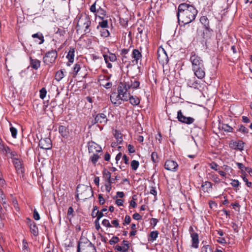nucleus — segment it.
I'll return each mask as SVG.
<instances>
[{
	"mask_svg": "<svg viewBox=\"0 0 252 252\" xmlns=\"http://www.w3.org/2000/svg\"><path fill=\"white\" fill-rule=\"evenodd\" d=\"M30 64L32 68L37 69L40 66V62L37 59H33L31 57Z\"/></svg>",
	"mask_w": 252,
	"mask_h": 252,
	"instance_id": "aec40b11",
	"label": "nucleus"
},
{
	"mask_svg": "<svg viewBox=\"0 0 252 252\" xmlns=\"http://www.w3.org/2000/svg\"><path fill=\"white\" fill-rule=\"evenodd\" d=\"M139 165V162L136 160H133L131 162L130 165H131L132 169L133 170H136L138 168Z\"/></svg>",
	"mask_w": 252,
	"mask_h": 252,
	"instance_id": "4c0bfd02",
	"label": "nucleus"
},
{
	"mask_svg": "<svg viewBox=\"0 0 252 252\" xmlns=\"http://www.w3.org/2000/svg\"><path fill=\"white\" fill-rule=\"evenodd\" d=\"M191 63L192 70L198 79H202L205 75L203 61L200 57L194 52L191 53L189 59Z\"/></svg>",
	"mask_w": 252,
	"mask_h": 252,
	"instance_id": "f03ea898",
	"label": "nucleus"
},
{
	"mask_svg": "<svg viewBox=\"0 0 252 252\" xmlns=\"http://www.w3.org/2000/svg\"><path fill=\"white\" fill-rule=\"evenodd\" d=\"M222 129L225 131L231 132L232 131V128L228 126L227 124H223L222 125Z\"/></svg>",
	"mask_w": 252,
	"mask_h": 252,
	"instance_id": "a18cd8bd",
	"label": "nucleus"
},
{
	"mask_svg": "<svg viewBox=\"0 0 252 252\" xmlns=\"http://www.w3.org/2000/svg\"><path fill=\"white\" fill-rule=\"evenodd\" d=\"M151 158L153 162H157L158 158V154L156 152H153L151 155Z\"/></svg>",
	"mask_w": 252,
	"mask_h": 252,
	"instance_id": "3c124183",
	"label": "nucleus"
},
{
	"mask_svg": "<svg viewBox=\"0 0 252 252\" xmlns=\"http://www.w3.org/2000/svg\"><path fill=\"white\" fill-rule=\"evenodd\" d=\"M74 48H70L66 56V58L68 59L69 62L72 63L74 61Z\"/></svg>",
	"mask_w": 252,
	"mask_h": 252,
	"instance_id": "c85d7f7f",
	"label": "nucleus"
},
{
	"mask_svg": "<svg viewBox=\"0 0 252 252\" xmlns=\"http://www.w3.org/2000/svg\"><path fill=\"white\" fill-rule=\"evenodd\" d=\"M99 158V156L98 153L93 154L90 157V160H91L94 164H95L97 162Z\"/></svg>",
	"mask_w": 252,
	"mask_h": 252,
	"instance_id": "f704fd0d",
	"label": "nucleus"
},
{
	"mask_svg": "<svg viewBox=\"0 0 252 252\" xmlns=\"http://www.w3.org/2000/svg\"><path fill=\"white\" fill-rule=\"evenodd\" d=\"M103 56L106 63H107L109 61L114 62L117 60V57L114 54L110 53L109 55L104 54Z\"/></svg>",
	"mask_w": 252,
	"mask_h": 252,
	"instance_id": "412c9836",
	"label": "nucleus"
},
{
	"mask_svg": "<svg viewBox=\"0 0 252 252\" xmlns=\"http://www.w3.org/2000/svg\"><path fill=\"white\" fill-rule=\"evenodd\" d=\"M200 21L204 27H209V22L207 17L202 16L200 19Z\"/></svg>",
	"mask_w": 252,
	"mask_h": 252,
	"instance_id": "c9c22d12",
	"label": "nucleus"
},
{
	"mask_svg": "<svg viewBox=\"0 0 252 252\" xmlns=\"http://www.w3.org/2000/svg\"><path fill=\"white\" fill-rule=\"evenodd\" d=\"M128 151L130 153H134L135 152L134 147L130 144L128 145Z\"/></svg>",
	"mask_w": 252,
	"mask_h": 252,
	"instance_id": "69168bd1",
	"label": "nucleus"
},
{
	"mask_svg": "<svg viewBox=\"0 0 252 252\" xmlns=\"http://www.w3.org/2000/svg\"><path fill=\"white\" fill-rule=\"evenodd\" d=\"M44 252H55L53 245L49 244L45 249Z\"/></svg>",
	"mask_w": 252,
	"mask_h": 252,
	"instance_id": "79ce46f5",
	"label": "nucleus"
},
{
	"mask_svg": "<svg viewBox=\"0 0 252 252\" xmlns=\"http://www.w3.org/2000/svg\"><path fill=\"white\" fill-rule=\"evenodd\" d=\"M230 184L232 187L234 188H237L239 186V182L238 180H232L230 183Z\"/></svg>",
	"mask_w": 252,
	"mask_h": 252,
	"instance_id": "4d7b16f0",
	"label": "nucleus"
},
{
	"mask_svg": "<svg viewBox=\"0 0 252 252\" xmlns=\"http://www.w3.org/2000/svg\"><path fill=\"white\" fill-rule=\"evenodd\" d=\"M106 175V178L108 180L109 184H112L115 183V179L111 177V174H105Z\"/></svg>",
	"mask_w": 252,
	"mask_h": 252,
	"instance_id": "864d4df0",
	"label": "nucleus"
},
{
	"mask_svg": "<svg viewBox=\"0 0 252 252\" xmlns=\"http://www.w3.org/2000/svg\"><path fill=\"white\" fill-rule=\"evenodd\" d=\"M115 249L117 251H120L122 252H128L127 248H125V247H124L123 246H121L119 245H117L116 246Z\"/></svg>",
	"mask_w": 252,
	"mask_h": 252,
	"instance_id": "37998d69",
	"label": "nucleus"
},
{
	"mask_svg": "<svg viewBox=\"0 0 252 252\" xmlns=\"http://www.w3.org/2000/svg\"><path fill=\"white\" fill-rule=\"evenodd\" d=\"M177 119L179 122L188 125L192 124L194 121V119L193 118L184 116L181 110L178 111Z\"/></svg>",
	"mask_w": 252,
	"mask_h": 252,
	"instance_id": "9d476101",
	"label": "nucleus"
},
{
	"mask_svg": "<svg viewBox=\"0 0 252 252\" xmlns=\"http://www.w3.org/2000/svg\"><path fill=\"white\" fill-rule=\"evenodd\" d=\"M128 100L129 102L132 105H137L140 103V100L138 97L136 96H132L129 94Z\"/></svg>",
	"mask_w": 252,
	"mask_h": 252,
	"instance_id": "393cba45",
	"label": "nucleus"
},
{
	"mask_svg": "<svg viewBox=\"0 0 252 252\" xmlns=\"http://www.w3.org/2000/svg\"><path fill=\"white\" fill-rule=\"evenodd\" d=\"M111 102L116 106H119L122 103L123 100L120 95L117 93H113L110 96Z\"/></svg>",
	"mask_w": 252,
	"mask_h": 252,
	"instance_id": "f3484780",
	"label": "nucleus"
},
{
	"mask_svg": "<svg viewBox=\"0 0 252 252\" xmlns=\"http://www.w3.org/2000/svg\"><path fill=\"white\" fill-rule=\"evenodd\" d=\"M197 13V10L192 5L182 3L178 6L177 16L179 21L188 24L195 19Z\"/></svg>",
	"mask_w": 252,
	"mask_h": 252,
	"instance_id": "f257e3e1",
	"label": "nucleus"
},
{
	"mask_svg": "<svg viewBox=\"0 0 252 252\" xmlns=\"http://www.w3.org/2000/svg\"><path fill=\"white\" fill-rule=\"evenodd\" d=\"M59 131L63 136L65 137L67 135L68 131L66 127L65 126H60L59 127Z\"/></svg>",
	"mask_w": 252,
	"mask_h": 252,
	"instance_id": "72a5a7b5",
	"label": "nucleus"
},
{
	"mask_svg": "<svg viewBox=\"0 0 252 252\" xmlns=\"http://www.w3.org/2000/svg\"><path fill=\"white\" fill-rule=\"evenodd\" d=\"M95 4H96V2H95L94 3V4H93L91 7H90V11L93 13H96V11H97V9L96 8V6H95Z\"/></svg>",
	"mask_w": 252,
	"mask_h": 252,
	"instance_id": "052dcab7",
	"label": "nucleus"
},
{
	"mask_svg": "<svg viewBox=\"0 0 252 252\" xmlns=\"http://www.w3.org/2000/svg\"><path fill=\"white\" fill-rule=\"evenodd\" d=\"M32 37L34 38H37L39 40L38 42V44H41L44 42V36L42 33L38 32L36 33L33 34L32 35Z\"/></svg>",
	"mask_w": 252,
	"mask_h": 252,
	"instance_id": "c756f323",
	"label": "nucleus"
},
{
	"mask_svg": "<svg viewBox=\"0 0 252 252\" xmlns=\"http://www.w3.org/2000/svg\"><path fill=\"white\" fill-rule=\"evenodd\" d=\"M204 244V246L201 248L200 252H213V249L211 246L207 245L206 242L205 243L204 241L202 242V244Z\"/></svg>",
	"mask_w": 252,
	"mask_h": 252,
	"instance_id": "cd10ccee",
	"label": "nucleus"
},
{
	"mask_svg": "<svg viewBox=\"0 0 252 252\" xmlns=\"http://www.w3.org/2000/svg\"><path fill=\"white\" fill-rule=\"evenodd\" d=\"M102 225L104 226L107 227H111L112 225H111L110 223L109 222V220H108L104 219L103 220L102 222Z\"/></svg>",
	"mask_w": 252,
	"mask_h": 252,
	"instance_id": "6e6d98bb",
	"label": "nucleus"
},
{
	"mask_svg": "<svg viewBox=\"0 0 252 252\" xmlns=\"http://www.w3.org/2000/svg\"><path fill=\"white\" fill-rule=\"evenodd\" d=\"M64 73L62 70H60L58 71L55 75V79L57 81H61L64 77Z\"/></svg>",
	"mask_w": 252,
	"mask_h": 252,
	"instance_id": "473e14b6",
	"label": "nucleus"
},
{
	"mask_svg": "<svg viewBox=\"0 0 252 252\" xmlns=\"http://www.w3.org/2000/svg\"><path fill=\"white\" fill-rule=\"evenodd\" d=\"M124 83L128 89H137L140 85V82L137 81L134 78H132L126 81H125Z\"/></svg>",
	"mask_w": 252,
	"mask_h": 252,
	"instance_id": "dca6fc26",
	"label": "nucleus"
},
{
	"mask_svg": "<svg viewBox=\"0 0 252 252\" xmlns=\"http://www.w3.org/2000/svg\"><path fill=\"white\" fill-rule=\"evenodd\" d=\"M124 221H125V223H126L127 224H129L131 221V218H130V216L126 215L125 217Z\"/></svg>",
	"mask_w": 252,
	"mask_h": 252,
	"instance_id": "774afa93",
	"label": "nucleus"
},
{
	"mask_svg": "<svg viewBox=\"0 0 252 252\" xmlns=\"http://www.w3.org/2000/svg\"><path fill=\"white\" fill-rule=\"evenodd\" d=\"M39 146L43 149L49 150L52 148L51 139L48 137L41 138L39 141Z\"/></svg>",
	"mask_w": 252,
	"mask_h": 252,
	"instance_id": "f8f14e48",
	"label": "nucleus"
},
{
	"mask_svg": "<svg viewBox=\"0 0 252 252\" xmlns=\"http://www.w3.org/2000/svg\"><path fill=\"white\" fill-rule=\"evenodd\" d=\"M135 197H136L135 195L133 196L132 200H131L130 202V205L131 206H132L133 208H135L136 206V203L134 201V200L135 199Z\"/></svg>",
	"mask_w": 252,
	"mask_h": 252,
	"instance_id": "680f3d73",
	"label": "nucleus"
},
{
	"mask_svg": "<svg viewBox=\"0 0 252 252\" xmlns=\"http://www.w3.org/2000/svg\"><path fill=\"white\" fill-rule=\"evenodd\" d=\"M0 151L5 155H9V157L11 158H13L14 157L18 156L17 153L15 151L12 150L7 145H0Z\"/></svg>",
	"mask_w": 252,
	"mask_h": 252,
	"instance_id": "9b49d317",
	"label": "nucleus"
},
{
	"mask_svg": "<svg viewBox=\"0 0 252 252\" xmlns=\"http://www.w3.org/2000/svg\"><path fill=\"white\" fill-rule=\"evenodd\" d=\"M47 91L45 88H43L40 90V97L41 99H44L46 96Z\"/></svg>",
	"mask_w": 252,
	"mask_h": 252,
	"instance_id": "c03bdc74",
	"label": "nucleus"
},
{
	"mask_svg": "<svg viewBox=\"0 0 252 252\" xmlns=\"http://www.w3.org/2000/svg\"><path fill=\"white\" fill-rule=\"evenodd\" d=\"M30 230L33 235L36 236L38 234V228L34 222H32L30 225Z\"/></svg>",
	"mask_w": 252,
	"mask_h": 252,
	"instance_id": "7c9ffc66",
	"label": "nucleus"
},
{
	"mask_svg": "<svg viewBox=\"0 0 252 252\" xmlns=\"http://www.w3.org/2000/svg\"><path fill=\"white\" fill-rule=\"evenodd\" d=\"M33 218L34 220H38L40 219V216L36 209L34 210L33 211Z\"/></svg>",
	"mask_w": 252,
	"mask_h": 252,
	"instance_id": "bf43d9fd",
	"label": "nucleus"
},
{
	"mask_svg": "<svg viewBox=\"0 0 252 252\" xmlns=\"http://www.w3.org/2000/svg\"><path fill=\"white\" fill-rule=\"evenodd\" d=\"M210 207L213 210H215L217 208V203L215 201H211L209 202Z\"/></svg>",
	"mask_w": 252,
	"mask_h": 252,
	"instance_id": "5fc2aeb1",
	"label": "nucleus"
},
{
	"mask_svg": "<svg viewBox=\"0 0 252 252\" xmlns=\"http://www.w3.org/2000/svg\"><path fill=\"white\" fill-rule=\"evenodd\" d=\"M96 16L98 17L100 19H105L106 16L105 11L100 7L97 9V11L95 13Z\"/></svg>",
	"mask_w": 252,
	"mask_h": 252,
	"instance_id": "4be33fe9",
	"label": "nucleus"
},
{
	"mask_svg": "<svg viewBox=\"0 0 252 252\" xmlns=\"http://www.w3.org/2000/svg\"><path fill=\"white\" fill-rule=\"evenodd\" d=\"M103 216V213L102 212H99L98 210H97L95 213V217H97L96 220H99Z\"/></svg>",
	"mask_w": 252,
	"mask_h": 252,
	"instance_id": "13d9d810",
	"label": "nucleus"
},
{
	"mask_svg": "<svg viewBox=\"0 0 252 252\" xmlns=\"http://www.w3.org/2000/svg\"><path fill=\"white\" fill-rule=\"evenodd\" d=\"M237 147L238 149L240 150H242L244 147V143L242 142V141H239L237 143Z\"/></svg>",
	"mask_w": 252,
	"mask_h": 252,
	"instance_id": "338daca9",
	"label": "nucleus"
},
{
	"mask_svg": "<svg viewBox=\"0 0 252 252\" xmlns=\"http://www.w3.org/2000/svg\"><path fill=\"white\" fill-rule=\"evenodd\" d=\"M102 21L98 23V25L97 26V29H98L99 27L102 29L107 28L108 27L107 20L104 19H101Z\"/></svg>",
	"mask_w": 252,
	"mask_h": 252,
	"instance_id": "2f4dec72",
	"label": "nucleus"
},
{
	"mask_svg": "<svg viewBox=\"0 0 252 252\" xmlns=\"http://www.w3.org/2000/svg\"><path fill=\"white\" fill-rule=\"evenodd\" d=\"M158 231H153L150 233V236L151 238V240L152 241L156 240L157 237H158Z\"/></svg>",
	"mask_w": 252,
	"mask_h": 252,
	"instance_id": "58836bf2",
	"label": "nucleus"
},
{
	"mask_svg": "<svg viewBox=\"0 0 252 252\" xmlns=\"http://www.w3.org/2000/svg\"><path fill=\"white\" fill-rule=\"evenodd\" d=\"M77 194L76 198H78L80 195L82 199H86L93 195L92 188L84 185H79L76 189Z\"/></svg>",
	"mask_w": 252,
	"mask_h": 252,
	"instance_id": "7ed1b4c3",
	"label": "nucleus"
},
{
	"mask_svg": "<svg viewBox=\"0 0 252 252\" xmlns=\"http://www.w3.org/2000/svg\"><path fill=\"white\" fill-rule=\"evenodd\" d=\"M238 130L242 132L244 134H246L249 132V129L243 125H240L238 127Z\"/></svg>",
	"mask_w": 252,
	"mask_h": 252,
	"instance_id": "a19ab883",
	"label": "nucleus"
},
{
	"mask_svg": "<svg viewBox=\"0 0 252 252\" xmlns=\"http://www.w3.org/2000/svg\"><path fill=\"white\" fill-rule=\"evenodd\" d=\"M80 69V65L79 63H76L75 64L74 67H73V73L74 75L75 76L77 75V73Z\"/></svg>",
	"mask_w": 252,
	"mask_h": 252,
	"instance_id": "49530a36",
	"label": "nucleus"
},
{
	"mask_svg": "<svg viewBox=\"0 0 252 252\" xmlns=\"http://www.w3.org/2000/svg\"><path fill=\"white\" fill-rule=\"evenodd\" d=\"M195 78H193V79H189L187 81V84L188 86L189 87H193L195 88L196 86L197 83L194 81Z\"/></svg>",
	"mask_w": 252,
	"mask_h": 252,
	"instance_id": "ea45409f",
	"label": "nucleus"
},
{
	"mask_svg": "<svg viewBox=\"0 0 252 252\" xmlns=\"http://www.w3.org/2000/svg\"><path fill=\"white\" fill-rule=\"evenodd\" d=\"M132 58L137 62L138 60L142 57V55L138 49H133L132 53Z\"/></svg>",
	"mask_w": 252,
	"mask_h": 252,
	"instance_id": "5701e85b",
	"label": "nucleus"
},
{
	"mask_svg": "<svg viewBox=\"0 0 252 252\" xmlns=\"http://www.w3.org/2000/svg\"><path fill=\"white\" fill-rule=\"evenodd\" d=\"M12 159L17 173H24L25 172V168L22 160L18 158V156L14 157L12 158Z\"/></svg>",
	"mask_w": 252,
	"mask_h": 252,
	"instance_id": "0eeeda50",
	"label": "nucleus"
},
{
	"mask_svg": "<svg viewBox=\"0 0 252 252\" xmlns=\"http://www.w3.org/2000/svg\"><path fill=\"white\" fill-rule=\"evenodd\" d=\"M190 236L191 238V247L197 249L198 247L199 244V239H198V235L197 233L195 232H192L190 234Z\"/></svg>",
	"mask_w": 252,
	"mask_h": 252,
	"instance_id": "a211bd4d",
	"label": "nucleus"
},
{
	"mask_svg": "<svg viewBox=\"0 0 252 252\" xmlns=\"http://www.w3.org/2000/svg\"><path fill=\"white\" fill-rule=\"evenodd\" d=\"M95 247L86 238H81L78 243L77 252H90Z\"/></svg>",
	"mask_w": 252,
	"mask_h": 252,
	"instance_id": "20e7f679",
	"label": "nucleus"
},
{
	"mask_svg": "<svg viewBox=\"0 0 252 252\" xmlns=\"http://www.w3.org/2000/svg\"><path fill=\"white\" fill-rule=\"evenodd\" d=\"M100 32L101 36L103 37H107L110 35L109 32L106 28L101 29Z\"/></svg>",
	"mask_w": 252,
	"mask_h": 252,
	"instance_id": "e433bc0d",
	"label": "nucleus"
},
{
	"mask_svg": "<svg viewBox=\"0 0 252 252\" xmlns=\"http://www.w3.org/2000/svg\"><path fill=\"white\" fill-rule=\"evenodd\" d=\"M10 130L12 136L13 138H15L16 137L17 133V130L16 128L13 126H11L10 128Z\"/></svg>",
	"mask_w": 252,
	"mask_h": 252,
	"instance_id": "8fccbe9b",
	"label": "nucleus"
},
{
	"mask_svg": "<svg viewBox=\"0 0 252 252\" xmlns=\"http://www.w3.org/2000/svg\"><path fill=\"white\" fill-rule=\"evenodd\" d=\"M213 31L209 27H204V30H203L202 34V37L207 40V39L211 38L213 35Z\"/></svg>",
	"mask_w": 252,
	"mask_h": 252,
	"instance_id": "6ab92c4d",
	"label": "nucleus"
},
{
	"mask_svg": "<svg viewBox=\"0 0 252 252\" xmlns=\"http://www.w3.org/2000/svg\"><path fill=\"white\" fill-rule=\"evenodd\" d=\"M211 176L212 179L213 181L216 182L218 183L220 181V179L217 176V174H209Z\"/></svg>",
	"mask_w": 252,
	"mask_h": 252,
	"instance_id": "e2e57ef3",
	"label": "nucleus"
},
{
	"mask_svg": "<svg viewBox=\"0 0 252 252\" xmlns=\"http://www.w3.org/2000/svg\"><path fill=\"white\" fill-rule=\"evenodd\" d=\"M128 89L125 85V83H121L118 87V94L122 97V99L124 101L128 100L129 93H128Z\"/></svg>",
	"mask_w": 252,
	"mask_h": 252,
	"instance_id": "39448f33",
	"label": "nucleus"
},
{
	"mask_svg": "<svg viewBox=\"0 0 252 252\" xmlns=\"http://www.w3.org/2000/svg\"><path fill=\"white\" fill-rule=\"evenodd\" d=\"M88 150L90 154H96L100 153L102 151L101 147L96 143L91 141L88 143Z\"/></svg>",
	"mask_w": 252,
	"mask_h": 252,
	"instance_id": "1a4fd4ad",
	"label": "nucleus"
},
{
	"mask_svg": "<svg viewBox=\"0 0 252 252\" xmlns=\"http://www.w3.org/2000/svg\"><path fill=\"white\" fill-rule=\"evenodd\" d=\"M114 136L116 139L117 143L118 144H120L122 143V134L119 131L115 130L114 131Z\"/></svg>",
	"mask_w": 252,
	"mask_h": 252,
	"instance_id": "b1692460",
	"label": "nucleus"
},
{
	"mask_svg": "<svg viewBox=\"0 0 252 252\" xmlns=\"http://www.w3.org/2000/svg\"><path fill=\"white\" fill-rule=\"evenodd\" d=\"M165 168L168 171L176 172L178 167L177 163L172 160H167L164 164Z\"/></svg>",
	"mask_w": 252,
	"mask_h": 252,
	"instance_id": "2eb2a0df",
	"label": "nucleus"
},
{
	"mask_svg": "<svg viewBox=\"0 0 252 252\" xmlns=\"http://www.w3.org/2000/svg\"><path fill=\"white\" fill-rule=\"evenodd\" d=\"M80 22H83V24L84 26V32L85 33H89L90 32V27L91 24V21L88 16L85 15L82 16L80 19Z\"/></svg>",
	"mask_w": 252,
	"mask_h": 252,
	"instance_id": "4468645a",
	"label": "nucleus"
},
{
	"mask_svg": "<svg viewBox=\"0 0 252 252\" xmlns=\"http://www.w3.org/2000/svg\"><path fill=\"white\" fill-rule=\"evenodd\" d=\"M23 252H30L28 243L25 240L23 241Z\"/></svg>",
	"mask_w": 252,
	"mask_h": 252,
	"instance_id": "de8ad7c7",
	"label": "nucleus"
},
{
	"mask_svg": "<svg viewBox=\"0 0 252 252\" xmlns=\"http://www.w3.org/2000/svg\"><path fill=\"white\" fill-rule=\"evenodd\" d=\"M158 59L159 63L164 64H167L168 62V56L163 48L158 49Z\"/></svg>",
	"mask_w": 252,
	"mask_h": 252,
	"instance_id": "6e6552de",
	"label": "nucleus"
},
{
	"mask_svg": "<svg viewBox=\"0 0 252 252\" xmlns=\"http://www.w3.org/2000/svg\"><path fill=\"white\" fill-rule=\"evenodd\" d=\"M210 166L211 168L215 170V171H217L218 170V165L217 164H216V163L212 162L210 164Z\"/></svg>",
	"mask_w": 252,
	"mask_h": 252,
	"instance_id": "0e129e2a",
	"label": "nucleus"
},
{
	"mask_svg": "<svg viewBox=\"0 0 252 252\" xmlns=\"http://www.w3.org/2000/svg\"><path fill=\"white\" fill-rule=\"evenodd\" d=\"M65 31L63 29L58 28L57 30L55 31V33L60 36H63L65 33Z\"/></svg>",
	"mask_w": 252,
	"mask_h": 252,
	"instance_id": "603ef678",
	"label": "nucleus"
},
{
	"mask_svg": "<svg viewBox=\"0 0 252 252\" xmlns=\"http://www.w3.org/2000/svg\"><path fill=\"white\" fill-rule=\"evenodd\" d=\"M236 165L238 168L241 169L242 173H245L246 172L250 173L251 171V169L249 167H246L242 163L237 162Z\"/></svg>",
	"mask_w": 252,
	"mask_h": 252,
	"instance_id": "bb28decb",
	"label": "nucleus"
},
{
	"mask_svg": "<svg viewBox=\"0 0 252 252\" xmlns=\"http://www.w3.org/2000/svg\"><path fill=\"white\" fill-rule=\"evenodd\" d=\"M108 121L106 116L103 113H99L96 115L94 119L92 122V124H101L105 125Z\"/></svg>",
	"mask_w": 252,
	"mask_h": 252,
	"instance_id": "ddd939ff",
	"label": "nucleus"
},
{
	"mask_svg": "<svg viewBox=\"0 0 252 252\" xmlns=\"http://www.w3.org/2000/svg\"><path fill=\"white\" fill-rule=\"evenodd\" d=\"M57 57V52L56 50H51L47 52L43 58V62L46 64L53 63Z\"/></svg>",
	"mask_w": 252,
	"mask_h": 252,
	"instance_id": "423d86ee",
	"label": "nucleus"
},
{
	"mask_svg": "<svg viewBox=\"0 0 252 252\" xmlns=\"http://www.w3.org/2000/svg\"><path fill=\"white\" fill-rule=\"evenodd\" d=\"M0 197L1 198V203L5 210H7L8 205L6 203V197L4 194L2 190L0 189Z\"/></svg>",
	"mask_w": 252,
	"mask_h": 252,
	"instance_id": "a878e982",
	"label": "nucleus"
},
{
	"mask_svg": "<svg viewBox=\"0 0 252 252\" xmlns=\"http://www.w3.org/2000/svg\"><path fill=\"white\" fill-rule=\"evenodd\" d=\"M119 238L118 237L114 236L109 241V243L110 245H112L117 243L119 242Z\"/></svg>",
	"mask_w": 252,
	"mask_h": 252,
	"instance_id": "09e8293b",
	"label": "nucleus"
}]
</instances>
